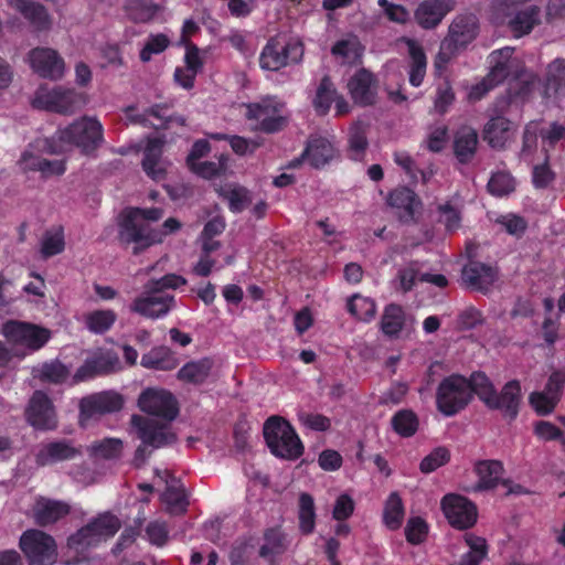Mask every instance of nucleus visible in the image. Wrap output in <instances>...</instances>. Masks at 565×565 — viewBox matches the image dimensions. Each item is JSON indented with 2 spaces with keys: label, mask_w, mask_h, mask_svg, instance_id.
Segmentation results:
<instances>
[{
  "label": "nucleus",
  "mask_w": 565,
  "mask_h": 565,
  "mask_svg": "<svg viewBox=\"0 0 565 565\" xmlns=\"http://www.w3.org/2000/svg\"><path fill=\"white\" fill-rule=\"evenodd\" d=\"M33 511L35 523L40 526H46L68 514L70 507L63 502L42 498L36 502Z\"/></svg>",
  "instance_id": "28"
},
{
  "label": "nucleus",
  "mask_w": 565,
  "mask_h": 565,
  "mask_svg": "<svg viewBox=\"0 0 565 565\" xmlns=\"http://www.w3.org/2000/svg\"><path fill=\"white\" fill-rule=\"evenodd\" d=\"M529 402L539 415H547L554 411L558 397L556 395H548L544 391L533 392L529 397Z\"/></svg>",
  "instance_id": "54"
},
{
  "label": "nucleus",
  "mask_w": 565,
  "mask_h": 565,
  "mask_svg": "<svg viewBox=\"0 0 565 565\" xmlns=\"http://www.w3.org/2000/svg\"><path fill=\"white\" fill-rule=\"evenodd\" d=\"M450 460V451L446 447H437L419 463L423 473H430Z\"/></svg>",
  "instance_id": "49"
},
{
  "label": "nucleus",
  "mask_w": 565,
  "mask_h": 565,
  "mask_svg": "<svg viewBox=\"0 0 565 565\" xmlns=\"http://www.w3.org/2000/svg\"><path fill=\"white\" fill-rule=\"evenodd\" d=\"M315 504L309 493L299 497V529L303 534H310L315 529Z\"/></svg>",
  "instance_id": "43"
},
{
  "label": "nucleus",
  "mask_w": 565,
  "mask_h": 565,
  "mask_svg": "<svg viewBox=\"0 0 565 565\" xmlns=\"http://www.w3.org/2000/svg\"><path fill=\"white\" fill-rule=\"evenodd\" d=\"M186 284V279L177 274H167L160 279H150L145 286L148 294L158 292L159 295L166 289H177L179 286Z\"/></svg>",
  "instance_id": "50"
},
{
  "label": "nucleus",
  "mask_w": 565,
  "mask_h": 565,
  "mask_svg": "<svg viewBox=\"0 0 565 565\" xmlns=\"http://www.w3.org/2000/svg\"><path fill=\"white\" fill-rule=\"evenodd\" d=\"M488 190L497 196L507 195L514 190V180L509 173H494L488 182Z\"/></svg>",
  "instance_id": "52"
},
{
  "label": "nucleus",
  "mask_w": 565,
  "mask_h": 565,
  "mask_svg": "<svg viewBox=\"0 0 565 565\" xmlns=\"http://www.w3.org/2000/svg\"><path fill=\"white\" fill-rule=\"evenodd\" d=\"M418 417L412 409H402L392 418L393 429L402 437H411L418 429Z\"/></svg>",
  "instance_id": "40"
},
{
  "label": "nucleus",
  "mask_w": 565,
  "mask_h": 565,
  "mask_svg": "<svg viewBox=\"0 0 565 565\" xmlns=\"http://www.w3.org/2000/svg\"><path fill=\"white\" fill-rule=\"evenodd\" d=\"M120 527L121 522L115 514L100 513L67 539V547L76 554L87 553L92 547L113 537Z\"/></svg>",
  "instance_id": "5"
},
{
  "label": "nucleus",
  "mask_w": 565,
  "mask_h": 565,
  "mask_svg": "<svg viewBox=\"0 0 565 565\" xmlns=\"http://www.w3.org/2000/svg\"><path fill=\"white\" fill-rule=\"evenodd\" d=\"M428 533V525L420 516L411 518L405 526V535L411 544H420Z\"/></svg>",
  "instance_id": "53"
},
{
  "label": "nucleus",
  "mask_w": 565,
  "mask_h": 565,
  "mask_svg": "<svg viewBox=\"0 0 565 565\" xmlns=\"http://www.w3.org/2000/svg\"><path fill=\"white\" fill-rule=\"evenodd\" d=\"M19 546L29 565H53L57 559V546L54 539L41 530L25 531Z\"/></svg>",
  "instance_id": "10"
},
{
  "label": "nucleus",
  "mask_w": 565,
  "mask_h": 565,
  "mask_svg": "<svg viewBox=\"0 0 565 565\" xmlns=\"http://www.w3.org/2000/svg\"><path fill=\"white\" fill-rule=\"evenodd\" d=\"M264 539L273 547L275 554H280L286 550V536L278 527H271L265 531Z\"/></svg>",
  "instance_id": "62"
},
{
  "label": "nucleus",
  "mask_w": 565,
  "mask_h": 565,
  "mask_svg": "<svg viewBox=\"0 0 565 565\" xmlns=\"http://www.w3.org/2000/svg\"><path fill=\"white\" fill-rule=\"evenodd\" d=\"M125 10L128 18L135 23H146L153 19L160 6L147 0H129Z\"/></svg>",
  "instance_id": "35"
},
{
  "label": "nucleus",
  "mask_w": 565,
  "mask_h": 565,
  "mask_svg": "<svg viewBox=\"0 0 565 565\" xmlns=\"http://www.w3.org/2000/svg\"><path fill=\"white\" fill-rule=\"evenodd\" d=\"M119 369L120 360L115 352H99L87 359L85 363L77 369L73 380L74 382H82L96 375L116 372Z\"/></svg>",
  "instance_id": "17"
},
{
  "label": "nucleus",
  "mask_w": 565,
  "mask_h": 565,
  "mask_svg": "<svg viewBox=\"0 0 565 565\" xmlns=\"http://www.w3.org/2000/svg\"><path fill=\"white\" fill-rule=\"evenodd\" d=\"M473 393L472 374L469 379L452 374L444 379L437 388V408L445 416H454L469 404Z\"/></svg>",
  "instance_id": "6"
},
{
  "label": "nucleus",
  "mask_w": 565,
  "mask_h": 565,
  "mask_svg": "<svg viewBox=\"0 0 565 565\" xmlns=\"http://www.w3.org/2000/svg\"><path fill=\"white\" fill-rule=\"evenodd\" d=\"M116 313L113 310H96L87 316L86 322L95 333L106 332L115 322Z\"/></svg>",
  "instance_id": "48"
},
{
  "label": "nucleus",
  "mask_w": 565,
  "mask_h": 565,
  "mask_svg": "<svg viewBox=\"0 0 565 565\" xmlns=\"http://www.w3.org/2000/svg\"><path fill=\"white\" fill-rule=\"evenodd\" d=\"M214 362L211 358H203L199 361H191L184 364L178 372L180 381L200 385L210 376Z\"/></svg>",
  "instance_id": "31"
},
{
  "label": "nucleus",
  "mask_w": 565,
  "mask_h": 565,
  "mask_svg": "<svg viewBox=\"0 0 565 565\" xmlns=\"http://www.w3.org/2000/svg\"><path fill=\"white\" fill-rule=\"evenodd\" d=\"M478 32V19L473 14L457 17L449 26V33L445 38L455 46L463 47L470 43Z\"/></svg>",
  "instance_id": "23"
},
{
  "label": "nucleus",
  "mask_w": 565,
  "mask_h": 565,
  "mask_svg": "<svg viewBox=\"0 0 565 565\" xmlns=\"http://www.w3.org/2000/svg\"><path fill=\"white\" fill-rule=\"evenodd\" d=\"M461 278L468 287L487 292L497 279V270L487 264L471 260L462 268Z\"/></svg>",
  "instance_id": "22"
},
{
  "label": "nucleus",
  "mask_w": 565,
  "mask_h": 565,
  "mask_svg": "<svg viewBox=\"0 0 565 565\" xmlns=\"http://www.w3.org/2000/svg\"><path fill=\"white\" fill-rule=\"evenodd\" d=\"M403 518V501L397 492H392L385 503L383 521L387 527L396 530L402 525Z\"/></svg>",
  "instance_id": "38"
},
{
  "label": "nucleus",
  "mask_w": 565,
  "mask_h": 565,
  "mask_svg": "<svg viewBox=\"0 0 565 565\" xmlns=\"http://www.w3.org/2000/svg\"><path fill=\"white\" fill-rule=\"evenodd\" d=\"M386 202L398 211L397 218L404 224L416 223L418 221L416 214H420L423 210L422 200L407 186H399L390 192Z\"/></svg>",
  "instance_id": "15"
},
{
  "label": "nucleus",
  "mask_w": 565,
  "mask_h": 565,
  "mask_svg": "<svg viewBox=\"0 0 565 565\" xmlns=\"http://www.w3.org/2000/svg\"><path fill=\"white\" fill-rule=\"evenodd\" d=\"M138 406L141 412L149 415L148 417L158 420H174L179 415L177 398L166 390L153 387L145 390L138 398Z\"/></svg>",
  "instance_id": "11"
},
{
  "label": "nucleus",
  "mask_w": 565,
  "mask_h": 565,
  "mask_svg": "<svg viewBox=\"0 0 565 565\" xmlns=\"http://www.w3.org/2000/svg\"><path fill=\"white\" fill-rule=\"evenodd\" d=\"M354 511V502L349 494H341L338 497L333 507L332 516L337 521L349 519Z\"/></svg>",
  "instance_id": "59"
},
{
  "label": "nucleus",
  "mask_w": 565,
  "mask_h": 565,
  "mask_svg": "<svg viewBox=\"0 0 565 565\" xmlns=\"http://www.w3.org/2000/svg\"><path fill=\"white\" fill-rule=\"evenodd\" d=\"M68 374V369L62 362L55 360L42 365L40 379L57 384L64 382Z\"/></svg>",
  "instance_id": "56"
},
{
  "label": "nucleus",
  "mask_w": 565,
  "mask_h": 565,
  "mask_svg": "<svg viewBox=\"0 0 565 565\" xmlns=\"http://www.w3.org/2000/svg\"><path fill=\"white\" fill-rule=\"evenodd\" d=\"M475 394L490 411H498L509 422L514 420L520 411L522 401L521 384L518 380L507 382L498 392L483 372L472 373Z\"/></svg>",
  "instance_id": "2"
},
{
  "label": "nucleus",
  "mask_w": 565,
  "mask_h": 565,
  "mask_svg": "<svg viewBox=\"0 0 565 565\" xmlns=\"http://www.w3.org/2000/svg\"><path fill=\"white\" fill-rule=\"evenodd\" d=\"M555 179V173L551 170L547 158L542 164H536L533 168V184L536 189H544L548 186Z\"/></svg>",
  "instance_id": "60"
},
{
  "label": "nucleus",
  "mask_w": 565,
  "mask_h": 565,
  "mask_svg": "<svg viewBox=\"0 0 565 565\" xmlns=\"http://www.w3.org/2000/svg\"><path fill=\"white\" fill-rule=\"evenodd\" d=\"M170 44V40L166 34L150 35L145 46L140 51V60L142 62H149L152 54H159L163 52Z\"/></svg>",
  "instance_id": "55"
},
{
  "label": "nucleus",
  "mask_w": 565,
  "mask_h": 565,
  "mask_svg": "<svg viewBox=\"0 0 565 565\" xmlns=\"http://www.w3.org/2000/svg\"><path fill=\"white\" fill-rule=\"evenodd\" d=\"M565 88V60H555L547 66L544 95L550 97Z\"/></svg>",
  "instance_id": "37"
},
{
  "label": "nucleus",
  "mask_w": 565,
  "mask_h": 565,
  "mask_svg": "<svg viewBox=\"0 0 565 565\" xmlns=\"http://www.w3.org/2000/svg\"><path fill=\"white\" fill-rule=\"evenodd\" d=\"M147 536L152 544L163 545L168 539V531L164 523L151 522L146 529Z\"/></svg>",
  "instance_id": "63"
},
{
  "label": "nucleus",
  "mask_w": 565,
  "mask_h": 565,
  "mask_svg": "<svg viewBox=\"0 0 565 565\" xmlns=\"http://www.w3.org/2000/svg\"><path fill=\"white\" fill-rule=\"evenodd\" d=\"M217 193L228 201L230 209L234 213L242 212L253 202L249 190L244 186H235L231 191H225L224 189L220 188L217 189Z\"/></svg>",
  "instance_id": "44"
},
{
  "label": "nucleus",
  "mask_w": 565,
  "mask_h": 565,
  "mask_svg": "<svg viewBox=\"0 0 565 565\" xmlns=\"http://www.w3.org/2000/svg\"><path fill=\"white\" fill-rule=\"evenodd\" d=\"M124 443L119 438H105L89 447V455L100 459H117L121 456Z\"/></svg>",
  "instance_id": "39"
},
{
  "label": "nucleus",
  "mask_w": 565,
  "mask_h": 565,
  "mask_svg": "<svg viewBox=\"0 0 565 565\" xmlns=\"http://www.w3.org/2000/svg\"><path fill=\"white\" fill-rule=\"evenodd\" d=\"M441 508L450 525L456 529L466 530L477 522V507L460 494H446L441 500Z\"/></svg>",
  "instance_id": "14"
},
{
  "label": "nucleus",
  "mask_w": 565,
  "mask_h": 565,
  "mask_svg": "<svg viewBox=\"0 0 565 565\" xmlns=\"http://www.w3.org/2000/svg\"><path fill=\"white\" fill-rule=\"evenodd\" d=\"M266 445L276 457L295 460L303 452V445L292 426L284 417L274 415L263 426Z\"/></svg>",
  "instance_id": "4"
},
{
  "label": "nucleus",
  "mask_w": 565,
  "mask_h": 565,
  "mask_svg": "<svg viewBox=\"0 0 565 565\" xmlns=\"http://www.w3.org/2000/svg\"><path fill=\"white\" fill-rule=\"evenodd\" d=\"M509 75V67L503 62H498L490 71V73L482 79L491 89L502 83Z\"/></svg>",
  "instance_id": "64"
},
{
  "label": "nucleus",
  "mask_w": 565,
  "mask_h": 565,
  "mask_svg": "<svg viewBox=\"0 0 565 565\" xmlns=\"http://www.w3.org/2000/svg\"><path fill=\"white\" fill-rule=\"evenodd\" d=\"M350 149L356 153L354 159L359 158V154L363 153L367 148V138L365 129L361 125H355L350 130L349 138Z\"/></svg>",
  "instance_id": "57"
},
{
  "label": "nucleus",
  "mask_w": 565,
  "mask_h": 565,
  "mask_svg": "<svg viewBox=\"0 0 565 565\" xmlns=\"http://www.w3.org/2000/svg\"><path fill=\"white\" fill-rule=\"evenodd\" d=\"M478 143V135L473 129L460 130L454 141V150L460 163H467L473 157Z\"/></svg>",
  "instance_id": "34"
},
{
  "label": "nucleus",
  "mask_w": 565,
  "mask_h": 565,
  "mask_svg": "<svg viewBox=\"0 0 565 565\" xmlns=\"http://www.w3.org/2000/svg\"><path fill=\"white\" fill-rule=\"evenodd\" d=\"M140 364L149 370L172 371L178 366L179 362L170 348L159 345L145 353L141 356Z\"/></svg>",
  "instance_id": "27"
},
{
  "label": "nucleus",
  "mask_w": 565,
  "mask_h": 565,
  "mask_svg": "<svg viewBox=\"0 0 565 565\" xmlns=\"http://www.w3.org/2000/svg\"><path fill=\"white\" fill-rule=\"evenodd\" d=\"M342 462V456L333 449L321 451L318 458V463L324 471H335L341 468Z\"/></svg>",
  "instance_id": "61"
},
{
  "label": "nucleus",
  "mask_w": 565,
  "mask_h": 565,
  "mask_svg": "<svg viewBox=\"0 0 565 565\" xmlns=\"http://www.w3.org/2000/svg\"><path fill=\"white\" fill-rule=\"evenodd\" d=\"M375 79L366 68H361L348 83L350 95L355 104L369 106L375 103L376 92L373 88Z\"/></svg>",
  "instance_id": "21"
},
{
  "label": "nucleus",
  "mask_w": 565,
  "mask_h": 565,
  "mask_svg": "<svg viewBox=\"0 0 565 565\" xmlns=\"http://www.w3.org/2000/svg\"><path fill=\"white\" fill-rule=\"evenodd\" d=\"M87 100L86 94L58 86L51 92L39 89L31 104L38 109H44L61 115H71L86 105Z\"/></svg>",
  "instance_id": "9"
},
{
  "label": "nucleus",
  "mask_w": 565,
  "mask_h": 565,
  "mask_svg": "<svg viewBox=\"0 0 565 565\" xmlns=\"http://www.w3.org/2000/svg\"><path fill=\"white\" fill-rule=\"evenodd\" d=\"M524 0H494L493 9L498 15L508 18V26L514 36L529 34L540 24L541 8L537 6L523 7Z\"/></svg>",
  "instance_id": "8"
},
{
  "label": "nucleus",
  "mask_w": 565,
  "mask_h": 565,
  "mask_svg": "<svg viewBox=\"0 0 565 565\" xmlns=\"http://www.w3.org/2000/svg\"><path fill=\"white\" fill-rule=\"evenodd\" d=\"M163 216L159 207H126L118 216V239L122 245H132V254L139 255L152 245L162 242L160 231L150 226Z\"/></svg>",
  "instance_id": "1"
},
{
  "label": "nucleus",
  "mask_w": 565,
  "mask_h": 565,
  "mask_svg": "<svg viewBox=\"0 0 565 565\" xmlns=\"http://www.w3.org/2000/svg\"><path fill=\"white\" fill-rule=\"evenodd\" d=\"M164 142L166 140L163 138H148L143 151L142 168L145 172L156 181L166 178L164 168L159 166Z\"/></svg>",
  "instance_id": "24"
},
{
  "label": "nucleus",
  "mask_w": 565,
  "mask_h": 565,
  "mask_svg": "<svg viewBox=\"0 0 565 565\" xmlns=\"http://www.w3.org/2000/svg\"><path fill=\"white\" fill-rule=\"evenodd\" d=\"M331 53L341 56L349 64H355L361 58L362 49L355 39L341 40L332 46Z\"/></svg>",
  "instance_id": "47"
},
{
  "label": "nucleus",
  "mask_w": 565,
  "mask_h": 565,
  "mask_svg": "<svg viewBox=\"0 0 565 565\" xmlns=\"http://www.w3.org/2000/svg\"><path fill=\"white\" fill-rule=\"evenodd\" d=\"M310 164L315 169L326 166L334 156V150L330 141L323 137H310L305 148Z\"/></svg>",
  "instance_id": "30"
},
{
  "label": "nucleus",
  "mask_w": 565,
  "mask_h": 565,
  "mask_svg": "<svg viewBox=\"0 0 565 565\" xmlns=\"http://www.w3.org/2000/svg\"><path fill=\"white\" fill-rule=\"evenodd\" d=\"M286 64V55H284L282 50H278V42L276 39H270L262 52L260 66L264 70L278 71Z\"/></svg>",
  "instance_id": "42"
},
{
  "label": "nucleus",
  "mask_w": 565,
  "mask_h": 565,
  "mask_svg": "<svg viewBox=\"0 0 565 565\" xmlns=\"http://www.w3.org/2000/svg\"><path fill=\"white\" fill-rule=\"evenodd\" d=\"M475 470L479 477V481L472 488L476 492L494 489L504 471L499 460H480L476 463Z\"/></svg>",
  "instance_id": "26"
},
{
  "label": "nucleus",
  "mask_w": 565,
  "mask_h": 565,
  "mask_svg": "<svg viewBox=\"0 0 565 565\" xmlns=\"http://www.w3.org/2000/svg\"><path fill=\"white\" fill-rule=\"evenodd\" d=\"M408 50L412 57V71L409 74V82L414 86H418L424 78L426 67V56L423 49L416 44L415 41L408 40Z\"/></svg>",
  "instance_id": "41"
},
{
  "label": "nucleus",
  "mask_w": 565,
  "mask_h": 565,
  "mask_svg": "<svg viewBox=\"0 0 565 565\" xmlns=\"http://www.w3.org/2000/svg\"><path fill=\"white\" fill-rule=\"evenodd\" d=\"M12 3L30 21L35 30L43 31L50 29L51 19L43 4L30 0H13Z\"/></svg>",
  "instance_id": "29"
},
{
  "label": "nucleus",
  "mask_w": 565,
  "mask_h": 565,
  "mask_svg": "<svg viewBox=\"0 0 565 565\" xmlns=\"http://www.w3.org/2000/svg\"><path fill=\"white\" fill-rule=\"evenodd\" d=\"M31 65L41 77L53 81L64 74V62L57 52L51 49H34L30 52Z\"/></svg>",
  "instance_id": "19"
},
{
  "label": "nucleus",
  "mask_w": 565,
  "mask_h": 565,
  "mask_svg": "<svg viewBox=\"0 0 565 565\" xmlns=\"http://www.w3.org/2000/svg\"><path fill=\"white\" fill-rule=\"evenodd\" d=\"M2 332L12 344H20L32 351L41 349L51 338L49 329L17 320L7 321Z\"/></svg>",
  "instance_id": "12"
},
{
  "label": "nucleus",
  "mask_w": 565,
  "mask_h": 565,
  "mask_svg": "<svg viewBox=\"0 0 565 565\" xmlns=\"http://www.w3.org/2000/svg\"><path fill=\"white\" fill-rule=\"evenodd\" d=\"M173 301V296L158 292L148 294L147 287L143 286L142 294L132 301L130 309L141 316L156 319L167 315Z\"/></svg>",
  "instance_id": "18"
},
{
  "label": "nucleus",
  "mask_w": 565,
  "mask_h": 565,
  "mask_svg": "<svg viewBox=\"0 0 565 565\" xmlns=\"http://www.w3.org/2000/svg\"><path fill=\"white\" fill-rule=\"evenodd\" d=\"M454 7V0H424L415 10L414 18L423 29H434Z\"/></svg>",
  "instance_id": "20"
},
{
  "label": "nucleus",
  "mask_w": 565,
  "mask_h": 565,
  "mask_svg": "<svg viewBox=\"0 0 565 565\" xmlns=\"http://www.w3.org/2000/svg\"><path fill=\"white\" fill-rule=\"evenodd\" d=\"M180 42L186 47L184 61L186 71L189 72L185 79H182V87L189 89L193 87L194 77L202 68L203 62L199 55V47L196 45L189 42L185 36H182Z\"/></svg>",
  "instance_id": "36"
},
{
  "label": "nucleus",
  "mask_w": 565,
  "mask_h": 565,
  "mask_svg": "<svg viewBox=\"0 0 565 565\" xmlns=\"http://www.w3.org/2000/svg\"><path fill=\"white\" fill-rule=\"evenodd\" d=\"M348 310L356 319L367 321L374 317L376 307L373 300L355 294L348 301Z\"/></svg>",
  "instance_id": "45"
},
{
  "label": "nucleus",
  "mask_w": 565,
  "mask_h": 565,
  "mask_svg": "<svg viewBox=\"0 0 565 565\" xmlns=\"http://www.w3.org/2000/svg\"><path fill=\"white\" fill-rule=\"evenodd\" d=\"M162 501L167 504V510L170 513H183L188 505L184 489L173 484L167 487L162 493Z\"/></svg>",
  "instance_id": "46"
},
{
  "label": "nucleus",
  "mask_w": 565,
  "mask_h": 565,
  "mask_svg": "<svg viewBox=\"0 0 565 565\" xmlns=\"http://www.w3.org/2000/svg\"><path fill=\"white\" fill-rule=\"evenodd\" d=\"M172 419L158 420L141 415L131 416V426L136 429L137 437L141 444L137 447L132 463L136 468H140L151 449H158L174 444L178 440L177 434L172 430Z\"/></svg>",
  "instance_id": "3"
},
{
  "label": "nucleus",
  "mask_w": 565,
  "mask_h": 565,
  "mask_svg": "<svg viewBox=\"0 0 565 565\" xmlns=\"http://www.w3.org/2000/svg\"><path fill=\"white\" fill-rule=\"evenodd\" d=\"M406 316L401 306L388 305L381 319V330L388 338H397L405 326Z\"/></svg>",
  "instance_id": "33"
},
{
  "label": "nucleus",
  "mask_w": 565,
  "mask_h": 565,
  "mask_svg": "<svg viewBox=\"0 0 565 565\" xmlns=\"http://www.w3.org/2000/svg\"><path fill=\"white\" fill-rule=\"evenodd\" d=\"M122 406V395L114 391H105L85 396L79 401V425L84 427L88 419L119 412Z\"/></svg>",
  "instance_id": "13"
},
{
  "label": "nucleus",
  "mask_w": 565,
  "mask_h": 565,
  "mask_svg": "<svg viewBox=\"0 0 565 565\" xmlns=\"http://www.w3.org/2000/svg\"><path fill=\"white\" fill-rule=\"evenodd\" d=\"M25 416L30 425L36 429L47 430L56 427V416L52 401L42 391L33 393Z\"/></svg>",
  "instance_id": "16"
},
{
  "label": "nucleus",
  "mask_w": 565,
  "mask_h": 565,
  "mask_svg": "<svg viewBox=\"0 0 565 565\" xmlns=\"http://www.w3.org/2000/svg\"><path fill=\"white\" fill-rule=\"evenodd\" d=\"M495 116H492L483 128L482 137L491 148L502 149L509 139L511 121L501 116L495 107Z\"/></svg>",
  "instance_id": "25"
},
{
  "label": "nucleus",
  "mask_w": 565,
  "mask_h": 565,
  "mask_svg": "<svg viewBox=\"0 0 565 565\" xmlns=\"http://www.w3.org/2000/svg\"><path fill=\"white\" fill-rule=\"evenodd\" d=\"M79 451L74 448L68 441H54L44 446L43 449L36 455V463L45 466L51 461H60L73 458Z\"/></svg>",
  "instance_id": "32"
},
{
  "label": "nucleus",
  "mask_w": 565,
  "mask_h": 565,
  "mask_svg": "<svg viewBox=\"0 0 565 565\" xmlns=\"http://www.w3.org/2000/svg\"><path fill=\"white\" fill-rule=\"evenodd\" d=\"M533 79H525L520 83V87L514 92V94L511 93V89H509L508 94L503 97H501L497 102V108L500 113H504L505 109L510 106L512 98L520 96V97H526L532 92L533 86Z\"/></svg>",
  "instance_id": "58"
},
{
  "label": "nucleus",
  "mask_w": 565,
  "mask_h": 565,
  "mask_svg": "<svg viewBox=\"0 0 565 565\" xmlns=\"http://www.w3.org/2000/svg\"><path fill=\"white\" fill-rule=\"evenodd\" d=\"M56 134L60 142L76 146L86 156L93 154L104 141L102 124L88 116H83Z\"/></svg>",
  "instance_id": "7"
},
{
  "label": "nucleus",
  "mask_w": 565,
  "mask_h": 565,
  "mask_svg": "<svg viewBox=\"0 0 565 565\" xmlns=\"http://www.w3.org/2000/svg\"><path fill=\"white\" fill-rule=\"evenodd\" d=\"M64 246L65 243L62 227H60L54 234H52L51 232H45L42 239V256L44 258H47L53 255L60 254L63 252Z\"/></svg>",
  "instance_id": "51"
}]
</instances>
